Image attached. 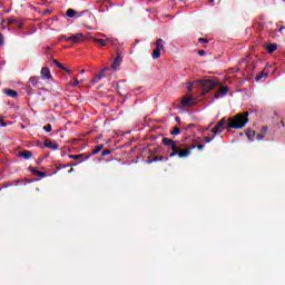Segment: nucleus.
<instances>
[{
	"instance_id": "nucleus-1",
	"label": "nucleus",
	"mask_w": 285,
	"mask_h": 285,
	"mask_svg": "<svg viewBox=\"0 0 285 285\" xmlns=\"http://www.w3.org/2000/svg\"><path fill=\"white\" fill-rule=\"evenodd\" d=\"M164 146H170L173 153L169 155V157H178L180 159H184L186 157H190L191 150H194L195 146L188 147L186 149H183L185 145H181L180 147L177 146V141L170 139V138H163Z\"/></svg>"
},
{
	"instance_id": "nucleus-2",
	"label": "nucleus",
	"mask_w": 285,
	"mask_h": 285,
	"mask_svg": "<svg viewBox=\"0 0 285 285\" xmlns=\"http://www.w3.org/2000/svg\"><path fill=\"white\" fill-rule=\"evenodd\" d=\"M246 124H248V111L238 114L235 117L229 118L227 120V126L229 128H235V129L244 128Z\"/></svg>"
},
{
	"instance_id": "nucleus-3",
	"label": "nucleus",
	"mask_w": 285,
	"mask_h": 285,
	"mask_svg": "<svg viewBox=\"0 0 285 285\" xmlns=\"http://www.w3.org/2000/svg\"><path fill=\"white\" fill-rule=\"evenodd\" d=\"M195 86L203 90V92H210L215 86H217V81L215 80H196Z\"/></svg>"
},
{
	"instance_id": "nucleus-4",
	"label": "nucleus",
	"mask_w": 285,
	"mask_h": 285,
	"mask_svg": "<svg viewBox=\"0 0 285 285\" xmlns=\"http://www.w3.org/2000/svg\"><path fill=\"white\" fill-rule=\"evenodd\" d=\"M161 50H164V40L157 39L156 48L154 49V52H153V59H159V57H161Z\"/></svg>"
},
{
	"instance_id": "nucleus-5",
	"label": "nucleus",
	"mask_w": 285,
	"mask_h": 285,
	"mask_svg": "<svg viewBox=\"0 0 285 285\" xmlns=\"http://www.w3.org/2000/svg\"><path fill=\"white\" fill-rule=\"evenodd\" d=\"M226 130V118H222L217 125L212 128L210 132H214V135H219V132H224Z\"/></svg>"
},
{
	"instance_id": "nucleus-6",
	"label": "nucleus",
	"mask_w": 285,
	"mask_h": 285,
	"mask_svg": "<svg viewBox=\"0 0 285 285\" xmlns=\"http://www.w3.org/2000/svg\"><path fill=\"white\" fill-rule=\"evenodd\" d=\"M180 106L183 108H193V106H195V98L193 97L183 98V100L180 101Z\"/></svg>"
},
{
	"instance_id": "nucleus-7",
	"label": "nucleus",
	"mask_w": 285,
	"mask_h": 285,
	"mask_svg": "<svg viewBox=\"0 0 285 285\" xmlns=\"http://www.w3.org/2000/svg\"><path fill=\"white\" fill-rule=\"evenodd\" d=\"M108 70H110V68L108 67H105L102 70H100L99 73L96 77H94L92 83H99V81H101V79L106 77V72H108Z\"/></svg>"
},
{
	"instance_id": "nucleus-8",
	"label": "nucleus",
	"mask_w": 285,
	"mask_h": 285,
	"mask_svg": "<svg viewBox=\"0 0 285 285\" xmlns=\"http://www.w3.org/2000/svg\"><path fill=\"white\" fill-rule=\"evenodd\" d=\"M83 33H75L71 37L66 38V41H69L71 43H79V41H82Z\"/></svg>"
},
{
	"instance_id": "nucleus-9",
	"label": "nucleus",
	"mask_w": 285,
	"mask_h": 285,
	"mask_svg": "<svg viewBox=\"0 0 285 285\" xmlns=\"http://www.w3.org/2000/svg\"><path fill=\"white\" fill-rule=\"evenodd\" d=\"M91 40H92L95 43H99V46H102V47L108 46V43H110V41H112L110 38H107V39L91 38Z\"/></svg>"
},
{
	"instance_id": "nucleus-10",
	"label": "nucleus",
	"mask_w": 285,
	"mask_h": 285,
	"mask_svg": "<svg viewBox=\"0 0 285 285\" xmlns=\"http://www.w3.org/2000/svg\"><path fill=\"white\" fill-rule=\"evenodd\" d=\"M228 95V87H220L219 94H215L214 99H219V97H226Z\"/></svg>"
},
{
	"instance_id": "nucleus-11",
	"label": "nucleus",
	"mask_w": 285,
	"mask_h": 285,
	"mask_svg": "<svg viewBox=\"0 0 285 285\" xmlns=\"http://www.w3.org/2000/svg\"><path fill=\"white\" fill-rule=\"evenodd\" d=\"M40 75L43 79H52V75H50V69H48V67H43Z\"/></svg>"
},
{
	"instance_id": "nucleus-12",
	"label": "nucleus",
	"mask_w": 285,
	"mask_h": 285,
	"mask_svg": "<svg viewBox=\"0 0 285 285\" xmlns=\"http://www.w3.org/2000/svg\"><path fill=\"white\" fill-rule=\"evenodd\" d=\"M3 92L7 95V97H11L12 99H17L19 95L16 90L12 89H4Z\"/></svg>"
},
{
	"instance_id": "nucleus-13",
	"label": "nucleus",
	"mask_w": 285,
	"mask_h": 285,
	"mask_svg": "<svg viewBox=\"0 0 285 285\" xmlns=\"http://www.w3.org/2000/svg\"><path fill=\"white\" fill-rule=\"evenodd\" d=\"M265 48H266L268 55H273V52H275V50H277V45H275V43L266 45Z\"/></svg>"
},
{
	"instance_id": "nucleus-14",
	"label": "nucleus",
	"mask_w": 285,
	"mask_h": 285,
	"mask_svg": "<svg viewBox=\"0 0 285 285\" xmlns=\"http://www.w3.org/2000/svg\"><path fill=\"white\" fill-rule=\"evenodd\" d=\"M29 168H30L32 175H36V177H41L42 179H43V177H46V173L39 171V170H37V169L32 168V167H29Z\"/></svg>"
},
{
	"instance_id": "nucleus-15",
	"label": "nucleus",
	"mask_w": 285,
	"mask_h": 285,
	"mask_svg": "<svg viewBox=\"0 0 285 285\" xmlns=\"http://www.w3.org/2000/svg\"><path fill=\"white\" fill-rule=\"evenodd\" d=\"M119 66H121V58L117 57V58L114 60V62H112V65H111V68H112L114 70H117V68H119Z\"/></svg>"
},
{
	"instance_id": "nucleus-16",
	"label": "nucleus",
	"mask_w": 285,
	"mask_h": 285,
	"mask_svg": "<svg viewBox=\"0 0 285 285\" xmlns=\"http://www.w3.org/2000/svg\"><path fill=\"white\" fill-rule=\"evenodd\" d=\"M186 90L188 92H193V89L194 88H197V86L195 85V81L194 82H187L186 86H185Z\"/></svg>"
},
{
	"instance_id": "nucleus-17",
	"label": "nucleus",
	"mask_w": 285,
	"mask_h": 285,
	"mask_svg": "<svg viewBox=\"0 0 285 285\" xmlns=\"http://www.w3.org/2000/svg\"><path fill=\"white\" fill-rule=\"evenodd\" d=\"M19 157H23V159H30V157H32V151H22L19 154Z\"/></svg>"
},
{
	"instance_id": "nucleus-18",
	"label": "nucleus",
	"mask_w": 285,
	"mask_h": 285,
	"mask_svg": "<svg viewBox=\"0 0 285 285\" xmlns=\"http://www.w3.org/2000/svg\"><path fill=\"white\" fill-rule=\"evenodd\" d=\"M246 136L250 141H255V131L248 129Z\"/></svg>"
},
{
	"instance_id": "nucleus-19",
	"label": "nucleus",
	"mask_w": 285,
	"mask_h": 285,
	"mask_svg": "<svg viewBox=\"0 0 285 285\" xmlns=\"http://www.w3.org/2000/svg\"><path fill=\"white\" fill-rule=\"evenodd\" d=\"M104 150V145H98L94 150L92 155H98V153H101Z\"/></svg>"
},
{
	"instance_id": "nucleus-20",
	"label": "nucleus",
	"mask_w": 285,
	"mask_h": 285,
	"mask_svg": "<svg viewBox=\"0 0 285 285\" xmlns=\"http://www.w3.org/2000/svg\"><path fill=\"white\" fill-rule=\"evenodd\" d=\"M77 14V11L75 9H68L67 10V17L72 18Z\"/></svg>"
},
{
	"instance_id": "nucleus-21",
	"label": "nucleus",
	"mask_w": 285,
	"mask_h": 285,
	"mask_svg": "<svg viewBox=\"0 0 285 285\" xmlns=\"http://www.w3.org/2000/svg\"><path fill=\"white\" fill-rule=\"evenodd\" d=\"M268 77V73L265 71H262L259 76L256 77L257 81H261V79H266Z\"/></svg>"
},
{
	"instance_id": "nucleus-22",
	"label": "nucleus",
	"mask_w": 285,
	"mask_h": 285,
	"mask_svg": "<svg viewBox=\"0 0 285 285\" xmlns=\"http://www.w3.org/2000/svg\"><path fill=\"white\" fill-rule=\"evenodd\" d=\"M181 132V129L179 127H175L174 130L170 132V135H179Z\"/></svg>"
},
{
	"instance_id": "nucleus-23",
	"label": "nucleus",
	"mask_w": 285,
	"mask_h": 285,
	"mask_svg": "<svg viewBox=\"0 0 285 285\" xmlns=\"http://www.w3.org/2000/svg\"><path fill=\"white\" fill-rule=\"evenodd\" d=\"M43 130H46V132H51L52 131V125L48 124L47 126L43 127Z\"/></svg>"
},
{
	"instance_id": "nucleus-24",
	"label": "nucleus",
	"mask_w": 285,
	"mask_h": 285,
	"mask_svg": "<svg viewBox=\"0 0 285 285\" xmlns=\"http://www.w3.org/2000/svg\"><path fill=\"white\" fill-rule=\"evenodd\" d=\"M53 63L57 66V68H59L60 70H63V65H61V62L53 60Z\"/></svg>"
},
{
	"instance_id": "nucleus-25",
	"label": "nucleus",
	"mask_w": 285,
	"mask_h": 285,
	"mask_svg": "<svg viewBox=\"0 0 285 285\" xmlns=\"http://www.w3.org/2000/svg\"><path fill=\"white\" fill-rule=\"evenodd\" d=\"M70 86H72L73 88L79 86V79L75 78L73 82H71Z\"/></svg>"
},
{
	"instance_id": "nucleus-26",
	"label": "nucleus",
	"mask_w": 285,
	"mask_h": 285,
	"mask_svg": "<svg viewBox=\"0 0 285 285\" xmlns=\"http://www.w3.org/2000/svg\"><path fill=\"white\" fill-rule=\"evenodd\" d=\"M256 139H257V141H262V139H264V135L257 134Z\"/></svg>"
},
{
	"instance_id": "nucleus-27",
	"label": "nucleus",
	"mask_w": 285,
	"mask_h": 285,
	"mask_svg": "<svg viewBox=\"0 0 285 285\" xmlns=\"http://www.w3.org/2000/svg\"><path fill=\"white\" fill-rule=\"evenodd\" d=\"M70 159H81V155H71Z\"/></svg>"
},
{
	"instance_id": "nucleus-28",
	"label": "nucleus",
	"mask_w": 285,
	"mask_h": 285,
	"mask_svg": "<svg viewBox=\"0 0 285 285\" xmlns=\"http://www.w3.org/2000/svg\"><path fill=\"white\" fill-rule=\"evenodd\" d=\"M8 124H10V122H3V120H0L1 128H6V126H8Z\"/></svg>"
},
{
	"instance_id": "nucleus-29",
	"label": "nucleus",
	"mask_w": 285,
	"mask_h": 285,
	"mask_svg": "<svg viewBox=\"0 0 285 285\" xmlns=\"http://www.w3.org/2000/svg\"><path fill=\"white\" fill-rule=\"evenodd\" d=\"M45 146H46V148H51L52 149V142H50V141L45 142Z\"/></svg>"
},
{
	"instance_id": "nucleus-30",
	"label": "nucleus",
	"mask_w": 285,
	"mask_h": 285,
	"mask_svg": "<svg viewBox=\"0 0 285 285\" xmlns=\"http://www.w3.org/2000/svg\"><path fill=\"white\" fill-rule=\"evenodd\" d=\"M198 41H199L200 43H208V40H207V39H204V38H199Z\"/></svg>"
},
{
	"instance_id": "nucleus-31",
	"label": "nucleus",
	"mask_w": 285,
	"mask_h": 285,
	"mask_svg": "<svg viewBox=\"0 0 285 285\" xmlns=\"http://www.w3.org/2000/svg\"><path fill=\"white\" fill-rule=\"evenodd\" d=\"M214 138H210V137H206L205 138V144H210V141H213Z\"/></svg>"
},
{
	"instance_id": "nucleus-32",
	"label": "nucleus",
	"mask_w": 285,
	"mask_h": 285,
	"mask_svg": "<svg viewBox=\"0 0 285 285\" xmlns=\"http://www.w3.org/2000/svg\"><path fill=\"white\" fill-rule=\"evenodd\" d=\"M62 70H65V72H68V75H70V72H72V70H70L69 68L62 67Z\"/></svg>"
},
{
	"instance_id": "nucleus-33",
	"label": "nucleus",
	"mask_w": 285,
	"mask_h": 285,
	"mask_svg": "<svg viewBox=\"0 0 285 285\" xmlns=\"http://www.w3.org/2000/svg\"><path fill=\"white\" fill-rule=\"evenodd\" d=\"M51 149L52 150H58L59 149V145H57V144L52 145Z\"/></svg>"
},
{
	"instance_id": "nucleus-34",
	"label": "nucleus",
	"mask_w": 285,
	"mask_h": 285,
	"mask_svg": "<svg viewBox=\"0 0 285 285\" xmlns=\"http://www.w3.org/2000/svg\"><path fill=\"white\" fill-rule=\"evenodd\" d=\"M198 55H199L200 57H204V56L206 55V51L200 50V51H198Z\"/></svg>"
},
{
	"instance_id": "nucleus-35",
	"label": "nucleus",
	"mask_w": 285,
	"mask_h": 285,
	"mask_svg": "<svg viewBox=\"0 0 285 285\" xmlns=\"http://www.w3.org/2000/svg\"><path fill=\"white\" fill-rule=\"evenodd\" d=\"M0 46H3V35L0 33Z\"/></svg>"
},
{
	"instance_id": "nucleus-36",
	"label": "nucleus",
	"mask_w": 285,
	"mask_h": 285,
	"mask_svg": "<svg viewBox=\"0 0 285 285\" xmlns=\"http://www.w3.org/2000/svg\"><path fill=\"white\" fill-rule=\"evenodd\" d=\"M197 148L198 150H204V145H198Z\"/></svg>"
},
{
	"instance_id": "nucleus-37",
	"label": "nucleus",
	"mask_w": 285,
	"mask_h": 285,
	"mask_svg": "<svg viewBox=\"0 0 285 285\" xmlns=\"http://www.w3.org/2000/svg\"><path fill=\"white\" fill-rule=\"evenodd\" d=\"M31 83H37V79L36 78H31Z\"/></svg>"
},
{
	"instance_id": "nucleus-38",
	"label": "nucleus",
	"mask_w": 285,
	"mask_h": 285,
	"mask_svg": "<svg viewBox=\"0 0 285 285\" xmlns=\"http://www.w3.org/2000/svg\"><path fill=\"white\" fill-rule=\"evenodd\" d=\"M283 30H285V27H281V28L278 29V32H282Z\"/></svg>"
},
{
	"instance_id": "nucleus-39",
	"label": "nucleus",
	"mask_w": 285,
	"mask_h": 285,
	"mask_svg": "<svg viewBox=\"0 0 285 285\" xmlns=\"http://www.w3.org/2000/svg\"><path fill=\"white\" fill-rule=\"evenodd\" d=\"M266 130H268V128L267 127H263L262 131L266 132Z\"/></svg>"
},
{
	"instance_id": "nucleus-40",
	"label": "nucleus",
	"mask_w": 285,
	"mask_h": 285,
	"mask_svg": "<svg viewBox=\"0 0 285 285\" xmlns=\"http://www.w3.org/2000/svg\"><path fill=\"white\" fill-rule=\"evenodd\" d=\"M110 154V151H104L102 153V155H109Z\"/></svg>"
},
{
	"instance_id": "nucleus-41",
	"label": "nucleus",
	"mask_w": 285,
	"mask_h": 285,
	"mask_svg": "<svg viewBox=\"0 0 285 285\" xmlns=\"http://www.w3.org/2000/svg\"><path fill=\"white\" fill-rule=\"evenodd\" d=\"M85 72H86V70L82 69V70L80 71V75H83Z\"/></svg>"
},
{
	"instance_id": "nucleus-42",
	"label": "nucleus",
	"mask_w": 285,
	"mask_h": 285,
	"mask_svg": "<svg viewBox=\"0 0 285 285\" xmlns=\"http://www.w3.org/2000/svg\"><path fill=\"white\" fill-rule=\"evenodd\" d=\"M99 37H106V35H104V33H99Z\"/></svg>"
}]
</instances>
